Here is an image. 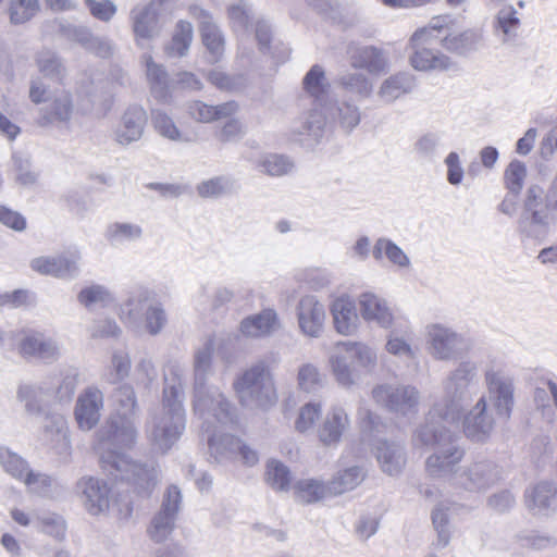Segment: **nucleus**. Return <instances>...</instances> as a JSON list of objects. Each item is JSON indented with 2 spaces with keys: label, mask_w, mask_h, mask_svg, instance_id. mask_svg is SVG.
Segmentation results:
<instances>
[{
  "label": "nucleus",
  "mask_w": 557,
  "mask_h": 557,
  "mask_svg": "<svg viewBox=\"0 0 557 557\" xmlns=\"http://www.w3.org/2000/svg\"><path fill=\"white\" fill-rule=\"evenodd\" d=\"M265 479L275 491L287 492L290 488V470L280 460L271 459L267 462Z\"/></svg>",
  "instance_id": "51"
},
{
  "label": "nucleus",
  "mask_w": 557,
  "mask_h": 557,
  "mask_svg": "<svg viewBox=\"0 0 557 557\" xmlns=\"http://www.w3.org/2000/svg\"><path fill=\"white\" fill-rule=\"evenodd\" d=\"M185 429L184 404L166 398L160 407L149 412L145 435L153 451L165 455L177 444Z\"/></svg>",
  "instance_id": "4"
},
{
  "label": "nucleus",
  "mask_w": 557,
  "mask_h": 557,
  "mask_svg": "<svg viewBox=\"0 0 557 557\" xmlns=\"http://www.w3.org/2000/svg\"><path fill=\"white\" fill-rule=\"evenodd\" d=\"M18 351L25 358H37L53 361L60 355V347L55 341L42 333L32 332L25 334L18 344Z\"/></svg>",
  "instance_id": "28"
},
{
  "label": "nucleus",
  "mask_w": 557,
  "mask_h": 557,
  "mask_svg": "<svg viewBox=\"0 0 557 557\" xmlns=\"http://www.w3.org/2000/svg\"><path fill=\"white\" fill-rule=\"evenodd\" d=\"M186 369L177 361L169 362L163 370L164 387L162 401L176 400L183 404Z\"/></svg>",
  "instance_id": "36"
},
{
  "label": "nucleus",
  "mask_w": 557,
  "mask_h": 557,
  "mask_svg": "<svg viewBox=\"0 0 557 557\" xmlns=\"http://www.w3.org/2000/svg\"><path fill=\"white\" fill-rule=\"evenodd\" d=\"M414 87V76L407 72H399L382 82L377 96L383 102L392 103L401 96L411 92Z\"/></svg>",
  "instance_id": "35"
},
{
  "label": "nucleus",
  "mask_w": 557,
  "mask_h": 557,
  "mask_svg": "<svg viewBox=\"0 0 557 557\" xmlns=\"http://www.w3.org/2000/svg\"><path fill=\"white\" fill-rule=\"evenodd\" d=\"M321 405L319 403H308L300 407L295 420V430L299 433H306L314 426L321 416Z\"/></svg>",
  "instance_id": "64"
},
{
  "label": "nucleus",
  "mask_w": 557,
  "mask_h": 557,
  "mask_svg": "<svg viewBox=\"0 0 557 557\" xmlns=\"http://www.w3.org/2000/svg\"><path fill=\"white\" fill-rule=\"evenodd\" d=\"M524 497L530 511L537 515H548L557 509V483L541 481L527 488Z\"/></svg>",
  "instance_id": "27"
},
{
  "label": "nucleus",
  "mask_w": 557,
  "mask_h": 557,
  "mask_svg": "<svg viewBox=\"0 0 557 557\" xmlns=\"http://www.w3.org/2000/svg\"><path fill=\"white\" fill-rule=\"evenodd\" d=\"M360 314L364 321L387 329L392 325L393 314L386 301L377 295L366 292L358 298Z\"/></svg>",
  "instance_id": "29"
},
{
  "label": "nucleus",
  "mask_w": 557,
  "mask_h": 557,
  "mask_svg": "<svg viewBox=\"0 0 557 557\" xmlns=\"http://www.w3.org/2000/svg\"><path fill=\"white\" fill-rule=\"evenodd\" d=\"M77 488L84 497V506L89 513L96 516L109 509L110 488L103 480L84 476L77 482Z\"/></svg>",
  "instance_id": "24"
},
{
  "label": "nucleus",
  "mask_w": 557,
  "mask_h": 557,
  "mask_svg": "<svg viewBox=\"0 0 557 557\" xmlns=\"http://www.w3.org/2000/svg\"><path fill=\"white\" fill-rule=\"evenodd\" d=\"M137 428L131 418L110 417L96 433L95 450L102 470L115 482L127 483L134 492L149 496L159 483V467L139 463L127 454L137 440Z\"/></svg>",
  "instance_id": "1"
},
{
  "label": "nucleus",
  "mask_w": 557,
  "mask_h": 557,
  "mask_svg": "<svg viewBox=\"0 0 557 557\" xmlns=\"http://www.w3.org/2000/svg\"><path fill=\"white\" fill-rule=\"evenodd\" d=\"M233 388L246 408L267 410L277 403L274 377L265 359L257 360L238 374Z\"/></svg>",
  "instance_id": "5"
},
{
  "label": "nucleus",
  "mask_w": 557,
  "mask_h": 557,
  "mask_svg": "<svg viewBox=\"0 0 557 557\" xmlns=\"http://www.w3.org/2000/svg\"><path fill=\"white\" fill-rule=\"evenodd\" d=\"M371 394L375 404L397 416H416L419 411L421 395L413 385L384 383L373 387Z\"/></svg>",
  "instance_id": "10"
},
{
  "label": "nucleus",
  "mask_w": 557,
  "mask_h": 557,
  "mask_svg": "<svg viewBox=\"0 0 557 557\" xmlns=\"http://www.w3.org/2000/svg\"><path fill=\"white\" fill-rule=\"evenodd\" d=\"M448 423L429 421L417 429L413 441L435 450L425 459V472L434 479H447L453 487V479L459 474L466 451L459 445L457 436L448 429Z\"/></svg>",
  "instance_id": "2"
},
{
  "label": "nucleus",
  "mask_w": 557,
  "mask_h": 557,
  "mask_svg": "<svg viewBox=\"0 0 557 557\" xmlns=\"http://www.w3.org/2000/svg\"><path fill=\"white\" fill-rule=\"evenodd\" d=\"M479 387V371L475 362L461 361L442 382L443 400L435 404L426 419L454 424L463 416L465 406Z\"/></svg>",
  "instance_id": "3"
},
{
  "label": "nucleus",
  "mask_w": 557,
  "mask_h": 557,
  "mask_svg": "<svg viewBox=\"0 0 557 557\" xmlns=\"http://www.w3.org/2000/svg\"><path fill=\"white\" fill-rule=\"evenodd\" d=\"M557 222V191L544 189L537 185L530 186L519 220L520 231L529 237L543 236L548 226Z\"/></svg>",
  "instance_id": "8"
},
{
  "label": "nucleus",
  "mask_w": 557,
  "mask_h": 557,
  "mask_svg": "<svg viewBox=\"0 0 557 557\" xmlns=\"http://www.w3.org/2000/svg\"><path fill=\"white\" fill-rule=\"evenodd\" d=\"M40 442L60 457L66 458L71 455L70 431L62 414L57 412L46 414Z\"/></svg>",
  "instance_id": "17"
},
{
  "label": "nucleus",
  "mask_w": 557,
  "mask_h": 557,
  "mask_svg": "<svg viewBox=\"0 0 557 557\" xmlns=\"http://www.w3.org/2000/svg\"><path fill=\"white\" fill-rule=\"evenodd\" d=\"M410 63L418 71L447 70L450 66L448 57L428 48L417 49Z\"/></svg>",
  "instance_id": "48"
},
{
  "label": "nucleus",
  "mask_w": 557,
  "mask_h": 557,
  "mask_svg": "<svg viewBox=\"0 0 557 557\" xmlns=\"http://www.w3.org/2000/svg\"><path fill=\"white\" fill-rule=\"evenodd\" d=\"M325 385V375L310 362L302 363L297 372V386L306 393H315Z\"/></svg>",
  "instance_id": "49"
},
{
  "label": "nucleus",
  "mask_w": 557,
  "mask_h": 557,
  "mask_svg": "<svg viewBox=\"0 0 557 557\" xmlns=\"http://www.w3.org/2000/svg\"><path fill=\"white\" fill-rule=\"evenodd\" d=\"M190 15L196 18L199 23V29L202 38V42L206 46L210 63L218 62L224 52V38L213 22L210 13L198 5L190 7Z\"/></svg>",
  "instance_id": "22"
},
{
  "label": "nucleus",
  "mask_w": 557,
  "mask_h": 557,
  "mask_svg": "<svg viewBox=\"0 0 557 557\" xmlns=\"http://www.w3.org/2000/svg\"><path fill=\"white\" fill-rule=\"evenodd\" d=\"M375 260H381L385 256L389 262L400 268L409 267L408 256L395 243L387 238H379L372 250Z\"/></svg>",
  "instance_id": "50"
},
{
  "label": "nucleus",
  "mask_w": 557,
  "mask_h": 557,
  "mask_svg": "<svg viewBox=\"0 0 557 557\" xmlns=\"http://www.w3.org/2000/svg\"><path fill=\"white\" fill-rule=\"evenodd\" d=\"M129 18L135 42L140 48L159 35L158 12L153 3L138 4L131 10Z\"/></svg>",
  "instance_id": "19"
},
{
  "label": "nucleus",
  "mask_w": 557,
  "mask_h": 557,
  "mask_svg": "<svg viewBox=\"0 0 557 557\" xmlns=\"http://www.w3.org/2000/svg\"><path fill=\"white\" fill-rule=\"evenodd\" d=\"M146 65V77L152 96L159 101H168L171 96L172 81L165 67L156 63L150 54L143 57Z\"/></svg>",
  "instance_id": "31"
},
{
  "label": "nucleus",
  "mask_w": 557,
  "mask_h": 557,
  "mask_svg": "<svg viewBox=\"0 0 557 557\" xmlns=\"http://www.w3.org/2000/svg\"><path fill=\"white\" fill-rule=\"evenodd\" d=\"M227 12L233 29L237 33H247L252 18L251 7L248 2L239 0L237 3L232 4Z\"/></svg>",
  "instance_id": "59"
},
{
  "label": "nucleus",
  "mask_w": 557,
  "mask_h": 557,
  "mask_svg": "<svg viewBox=\"0 0 557 557\" xmlns=\"http://www.w3.org/2000/svg\"><path fill=\"white\" fill-rule=\"evenodd\" d=\"M46 389L39 385L20 384L16 389V399L24 405L27 414L39 416L44 412Z\"/></svg>",
  "instance_id": "43"
},
{
  "label": "nucleus",
  "mask_w": 557,
  "mask_h": 557,
  "mask_svg": "<svg viewBox=\"0 0 557 557\" xmlns=\"http://www.w3.org/2000/svg\"><path fill=\"white\" fill-rule=\"evenodd\" d=\"M208 81L216 88L224 91H239L246 86L244 75H228L219 70H212L208 73Z\"/></svg>",
  "instance_id": "60"
},
{
  "label": "nucleus",
  "mask_w": 557,
  "mask_h": 557,
  "mask_svg": "<svg viewBox=\"0 0 557 557\" xmlns=\"http://www.w3.org/2000/svg\"><path fill=\"white\" fill-rule=\"evenodd\" d=\"M115 412L112 417L131 418L135 421L138 403L134 387L131 384L119 386L113 393Z\"/></svg>",
  "instance_id": "45"
},
{
  "label": "nucleus",
  "mask_w": 557,
  "mask_h": 557,
  "mask_svg": "<svg viewBox=\"0 0 557 557\" xmlns=\"http://www.w3.org/2000/svg\"><path fill=\"white\" fill-rule=\"evenodd\" d=\"M187 110L197 122L210 123L233 115L238 110V104L235 101H228L219 106H209L196 100L188 104Z\"/></svg>",
  "instance_id": "38"
},
{
  "label": "nucleus",
  "mask_w": 557,
  "mask_h": 557,
  "mask_svg": "<svg viewBox=\"0 0 557 557\" xmlns=\"http://www.w3.org/2000/svg\"><path fill=\"white\" fill-rule=\"evenodd\" d=\"M495 428V419L487 410L485 396L480 397L474 407L463 417V432L472 442H485Z\"/></svg>",
  "instance_id": "20"
},
{
  "label": "nucleus",
  "mask_w": 557,
  "mask_h": 557,
  "mask_svg": "<svg viewBox=\"0 0 557 557\" xmlns=\"http://www.w3.org/2000/svg\"><path fill=\"white\" fill-rule=\"evenodd\" d=\"M260 170L270 176H282L292 172L294 163L282 154H268L259 161Z\"/></svg>",
  "instance_id": "61"
},
{
  "label": "nucleus",
  "mask_w": 557,
  "mask_h": 557,
  "mask_svg": "<svg viewBox=\"0 0 557 557\" xmlns=\"http://www.w3.org/2000/svg\"><path fill=\"white\" fill-rule=\"evenodd\" d=\"M182 506V493L176 485H170L162 498L160 510L153 516L148 533L154 542L165 541L175 528Z\"/></svg>",
  "instance_id": "15"
},
{
  "label": "nucleus",
  "mask_w": 557,
  "mask_h": 557,
  "mask_svg": "<svg viewBox=\"0 0 557 557\" xmlns=\"http://www.w3.org/2000/svg\"><path fill=\"white\" fill-rule=\"evenodd\" d=\"M131 359L127 352L114 351L111 358V367L103 374V380L109 384H116L128 376Z\"/></svg>",
  "instance_id": "57"
},
{
  "label": "nucleus",
  "mask_w": 557,
  "mask_h": 557,
  "mask_svg": "<svg viewBox=\"0 0 557 557\" xmlns=\"http://www.w3.org/2000/svg\"><path fill=\"white\" fill-rule=\"evenodd\" d=\"M337 82L339 87L359 100L369 98L373 91L372 82L360 72H346L339 75Z\"/></svg>",
  "instance_id": "46"
},
{
  "label": "nucleus",
  "mask_w": 557,
  "mask_h": 557,
  "mask_svg": "<svg viewBox=\"0 0 557 557\" xmlns=\"http://www.w3.org/2000/svg\"><path fill=\"white\" fill-rule=\"evenodd\" d=\"M327 494H330L329 484L318 479H301L294 485L295 499L301 504L317 503Z\"/></svg>",
  "instance_id": "42"
},
{
  "label": "nucleus",
  "mask_w": 557,
  "mask_h": 557,
  "mask_svg": "<svg viewBox=\"0 0 557 557\" xmlns=\"http://www.w3.org/2000/svg\"><path fill=\"white\" fill-rule=\"evenodd\" d=\"M40 10L38 0H11L9 17L11 24L21 25L30 21Z\"/></svg>",
  "instance_id": "54"
},
{
  "label": "nucleus",
  "mask_w": 557,
  "mask_h": 557,
  "mask_svg": "<svg viewBox=\"0 0 557 557\" xmlns=\"http://www.w3.org/2000/svg\"><path fill=\"white\" fill-rule=\"evenodd\" d=\"M74 111L73 99L70 92L55 94L51 102L40 110L39 125L47 126L52 123L70 122Z\"/></svg>",
  "instance_id": "33"
},
{
  "label": "nucleus",
  "mask_w": 557,
  "mask_h": 557,
  "mask_svg": "<svg viewBox=\"0 0 557 557\" xmlns=\"http://www.w3.org/2000/svg\"><path fill=\"white\" fill-rule=\"evenodd\" d=\"M278 327L277 314L272 309H265L258 314L249 315L240 323V332L248 337L268 336Z\"/></svg>",
  "instance_id": "34"
},
{
  "label": "nucleus",
  "mask_w": 557,
  "mask_h": 557,
  "mask_svg": "<svg viewBox=\"0 0 557 557\" xmlns=\"http://www.w3.org/2000/svg\"><path fill=\"white\" fill-rule=\"evenodd\" d=\"M147 123V113L140 106H131L123 113L114 131L115 141L127 146L141 138Z\"/></svg>",
  "instance_id": "25"
},
{
  "label": "nucleus",
  "mask_w": 557,
  "mask_h": 557,
  "mask_svg": "<svg viewBox=\"0 0 557 557\" xmlns=\"http://www.w3.org/2000/svg\"><path fill=\"white\" fill-rule=\"evenodd\" d=\"M350 428V418L341 405H332L318 430V437L325 446H337Z\"/></svg>",
  "instance_id": "23"
},
{
  "label": "nucleus",
  "mask_w": 557,
  "mask_h": 557,
  "mask_svg": "<svg viewBox=\"0 0 557 557\" xmlns=\"http://www.w3.org/2000/svg\"><path fill=\"white\" fill-rule=\"evenodd\" d=\"M503 479L502 468L493 460L479 458L462 466L453 479L457 492L481 493L496 485Z\"/></svg>",
  "instance_id": "11"
},
{
  "label": "nucleus",
  "mask_w": 557,
  "mask_h": 557,
  "mask_svg": "<svg viewBox=\"0 0 557 557\" xmlns=\"http://www.w3.org/2000/svg\"><path fill=\"white\" fill-rule=\"evenodd\" d=\"M336 348L348 354L350 360L356 363L360 375L372 372L376 367L377 357L375 350L363 343L339 342Z\"/></svg>",
  "instance_id": "37"
},
{
  "label": "nucleus",
  "mask_w": 557,
  "mask_h": 557,
  "mask_svg": "<svg viewBox=\"0 0 557 557\" xmlns=\"http://www.w3.org/2000/svg\"><path fill=\"white\" fill-rule=\"evenodd\" d=\"M331 314L337 333L349 336L357 331L359 318L356 304L350 297L336 298L331 305Z\"/></svg>",
  "instance_id": "30"
},
{
  "label": "nucleus",
  "mask_w": 557,
  "mask_h": 557,
  "mask_svg": "<svg viewBox=\"0 0 557 557\" xmlns=\"http://www.w3.org/2000/svg\"><path fill=\"white\" fill-rule=\"evenodd\" d=\"M234 189V181L228 176H215L201 182L197 186V191L203 198H218L226 195Z\"/></svg>",
  "instance_id": "56"
},
{
  "label": "nucleus",
  "mask_w": 557,
  "mask_h": 557,
  "mask_svg": "<svg viewBox=\"0 0 557 557\" xmlns=\"http://www.w3.org/2000/svg\"><path fill=\"white\" fill-rule=\"evenodd\" d=\"M122 314H126L133 323L145 317V327L150 335L159 334L166 323L164 309L148 289H139L129 297L122 308Z\"/></svg>",
  "instance_id": "14"
},
{
  "label": "nucleus",
  "mask_w": 557,
  "mask_h": 557,
  "mask_svg": "<svg viewBox=\"0 0 557 557\" xmlns=\"http://www.w3.org/2000/svg\"><path fill=\"white\" fill-rule=\"evenodd\" d=\"M193 25L187 21H180L176 24L171 42L165 47V53L172 58L186 55L193 41Z\"/></svg>",
  "instance_id": "47"
},
{
  "label": "nucleus",
  "mask_w": 557,
  "mask_h": 557,
  "mask_svg": "<svg viewBox=\"0 0 557 557\" xmlns=\"http://www.w3.org/2000/svg\"><path fill=\"white\" fill-rule=\"evenodd\" d=\"M143 235V230L137 224L113 223L108 226L107 239L112 244L136 240Z\"/></svg>",
  "instance_id": "58"
},
{
  "label": "nucleus",
  "mask_w": 557,
  "mask_h": 557,
  "mask_svg": "<svg viewBox=\"0 0 557 557\" xmlns=\"http://www.w3.org/2000/svg\"><path fill=\"white\" fill-rule=\"evenodd\" d=\"M426 343L430 355L441 361L456 360L470 350V343L462 334L441 323L426 326Z\"/></svg>",
  "instance_id": "13"
},
{
  "label": "nucleus",
  "mask_w": 557,
  "mask_h": 557,
  "mask_svg": "<svg viewBox=\"0 0 557 557\" xmlns=\"http://www.w3.org/2000/svg\"><path fill=\"white\" fill-rule=\"evenodd\" d=\"M319 111L327 120L338 123L346 132L352 131L360 123L359 108L347 101L326 102L325 107H321Z\"/></svg>",
  "instance_id": "32"
},
{
  "label": "nucleus",
  "mask_w": 557,
  "mask_h": 557,
  "mask_svg": "<svg viewBox=\"0 0 557 557\" xmlns=\"http://www.w3.org/2000/svg\"><path fill=\"white\" fill-rule=\"evenodd\" d=\"M347 53L354 69H363L370 74H381L388 70L386 53L374 46L350 45Z\"/></svg>",
  "instance_id": "26"
},
{
  "label": "nucleus",
  "mask_w": 557,
  "mask_h": 557,
  "mask_svg": "<svg viewBox=\"0 0 557 557\" xmlns=\"http://www.w3.org/2000/svg\"><path fill=\"white\" fill-rule=\"evenodd\" d=\"M104 405L103 393L96 386L85 388L77 397L74 416L78 428L90 431L100 418Z\"/></svg>",
  "instance_id": "18"
},
{
  "label": "nucleus",
  "mask_w": 557,
  "mask_h": 557,
  "mask_svg": "<svg viewBox=\"0 0 557 557\" xmlns=\"http://www.w3.org/2000/svg\"><path fill=\"white\" fill-rule=\"evenodd\" d=\"M238 440L230 434L214 432L208 438L210 456L218 462L236 460Z\"/></svg>",
  "instance_id": "40"
},
{
  "label": "nucleus",
  "mask_w": 557,
  "mask_h": 557,
  "mask_svg": "<svg viewBox=\"0 0 557 557\" xmlns=\"http://www.w3.org/2000/svg\"><path fill=\"white\" fill-rule=\"evenodd\" d=\"M304 91L312 98L313 109L293 122L292 132L295 135L306 136L307 139L318 141L324 133L325 116L319 109L325 107L330 100L331 85L324 69L314 64L302 79Z\"/></svg>",
  "instance_id": "6"
},
{
  "label": "nucleus",
  "mask_w": 557,
  "mask_h": 557,
  "mask_svg": "<svg viewBox=\"0 0 557 557\" xmlns=\"http://www.w3.org/2000/svg\"><path fill=\"white\" fill-rule=\"evenodd\" d=\"M329 362L336 382L343 387L352 386L361 376L356 363L344 351L332 354Z\"/></svg>",
  "instance_id": "39"
},
{
  "label": "nucleus",
  "mask_w": 557,
  "mask_h": 557,
  "mask_svg": "<svg viewBox=\"0 0 557 557\" xmlns=\"http://www.w3.org/2000/svg\"><path fill=\"white\" fill-rule=\"evenodd\" d=\"M81 253L77 250L65 251L50 257L35 258L30 262L34 271L57 278L72 280L79 274Z\"/></svg>",
  "instance_id": "16"
},
{
  "label": "nucleus",
  "mask_w": 557,
  "mask_h": 557,
  "mask_svg": "<svg viewBox=\"0 0 557 557\" xmlns=\"http://www.w3.org/2000/svg\"><path fill=\"white\" fill-rule=\"evenodd\" d=\"M358 418L362 434L372 440L371 445L381 470L388 475H398L406 465L404 446L380 438L385 432L386 424L370 409L360 408Z\"/></svg>",
  "instance_id": "7"
},
{
  "label": "nucleus",
  "mask_w": 557,
  "mask_h": 557,
  "mask_svg": "<svg viewBox=\"0 0 557 557\" xmlns=\"http://www.w3.org/2000/svg\"><path fill=\"white\" fill-rule=\"evenodd\" d=\"M366 478V471L359 466H352L338 471L329 481V491L332 495H341L356 488Z\"/></svg>",
  "instance_id": "41"
},
{
  "label": "nucleus",
  "mask_w": 557,
  "mask_h": 557,
  "mask_svg": "<svg viewBox=\"0 0 557 557\" xmlns=\"http://www.w3.org/2000/svg\"><path fill=\"white\" fill-rule=\"evenodd\" d=\"M484 382L497 418L509 420L515 405L513 377L502 366L492 363L485 370Z\"/></svg>",
  "instance_id": "12"
},
{
  "label": "nucleus",
  "mask_w": 557,
  "mask_h": 557,
  "mask_svg": "<svg viewBox=\"0 0 557 557\" xmlns=\"http://www.w3.org/2000/svg\"><path fill=\"white\" fill-rule=\"evenodd\" d=\"M479 36L475 32L466 30L460 34H448L442 39L443 47L454 53L466 54L476 48Z\"/></svg>",
  "instance_id": "53"
},
{
  "label": "nucleus",
  "mask_w": 557,
  "mask_h": 557,
  "mask_svg": "<svg viewBox=\"0 0 557 557\" xmlns=\"http://www.w3.org/2000/svg\"><path fill=\"white\" fill-rule=\"evenodd\" d=\"M194 413L201 419L202 428L210 431L212 420L220 424H228L234 421L235 409L226 397L215 386H208L207 383L194 385Z\"/></svg>",
  "instance_id": "9"
},
{
  "label": "nucleus",
  "mask_w": 557,
  "mask_h": 557,
  "mask_svg": "<svg viewBox=\"0 0 557 557\" xmlns=\"http://www.w3.org/2000/svg\"><path fill=\"white\" fill-rule=\"evenodd\" d=\"M213 352L214 342L212 338H208L195 352L194 385H198V389L201 387V384L207 383L208 376L211 374Z\"/></svg>",
  "instance_id": "44"
},
{
  "label": "nucleus",
  "mask_w": 557,
  "mask_h": 557,
  "mask_svg": "<svg viewBox=\"0 0 557 557\" xmlns=\"http://www.w3.org/2000/svg\"><path fill=\"white\" fill-rule=\"evenodd\" d=\"M151 120L157 133L172 141L188 143L189 138L185 136L175 125L171 116L160 110H152Z\"/></svg>",
  "instance_id": "52"
},
{
  "label": "nucleus",
  "mask_w": 557,
  "mask_h": 557,
  "mask_svg": "<svg viewBox=\"0 0 557 557\" xmlns=\"http://www.w3.org/2000/svg\"><path fill=\"white\" fill-rule=\"evenodd\" d=\"M40 524L39 531L52 536L59 542L65 539L66 522L62 516L57 513H47L38 518Z\"/></svg>",
  "instance_id": "63"
},
{
  "label": "nucleus",
  "mask_w": 557,
  "mask_h": 557,
  "mask_svg": "<svg viewBox=\"0 0 557 557\" xmlns=\"http://www.w3.org/2000/svg\"><path fill=\"white\" fill-rule=\"evenodd\" d=\"M36 64L46 77L60 78L63 75L64 67L59 57L52 51H40L36 57Z\"/></svg>",
  "instance_id": "62"
},
{
  "label": "nucleus",
  "mask_w": 557,
  "mask_h": 557,
  "mask_svg": "<svg viewBox=\"0 0 557 557\" xmlns=\"http://www.w3.org/2000/svg\"><path fill=\"white\" fill-rule=\"evenodd\" d=\"M0 466L7 473L21 481H24L29 471L27 462L4 446H0Z\"/></svg>",
  "instance_id": "55"
},
{
  "label": "nucleus",
  "mask_w": 557,
  "mask_h": 557,
  "mask_svg": "<svg viewBox=\"0 0 557 557\" xmlns=\"http://www.w3.org/2000/svg\"><path fill=\"white\" fill-rule=\"evenodd\" d=\"M325 308L314 296H304L297 305V319L301 333L311 338L321 336L325 322Z\"/></svg>",
  "instance_id": "21"
}]
</instances>
